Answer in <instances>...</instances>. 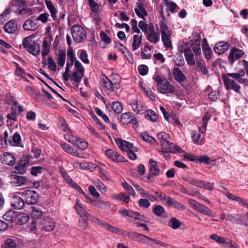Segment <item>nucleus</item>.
<instances>
[{"instance_id":"1","label":"nucleus","mask_w":248,"mask_h":248,"mask_svg":"<svg viewBox=\"0 0 248 248\" xmlns=\"http://www.w3.org/2000/svg\"><path fill=\"white\" fill-rule=\"evenodd\" d=\"M75 208L76 210L77 213L81 218L89 219L91 218V220L95 223L104 228L108 231L113 233H120V232H122V231L119 230L118 228L109 224L103 220H100L98 218L92 216L91 215L87 213L85 210L83 205L80 203L79 200H77L76 203L75 205Z\"/></svg>"},{"instance_id":"2","label":"nucleus","mask_w":248,"mask_h":248,"mask_svg":"<svg viewBox=\"0 0 248 248\" xmlns=\"http://www.w3.org/2000/svg\"><path fill=\"white\" fill-rule=\"evenodd\" d=\"M157 137L162 146L163 152L172 153L184 152L179 146L169 141L170 139L169 134L164 132H161L157 134Z\"/></svg>"},{"instance_id":"3","label":"nucleus","mask_w":248,"mask_h":248,"mask_svg":"<svg viewBox=\"0 0 248 248\" xmlns=\"http://www.w3.org/2000/svg\"><path fill=\"white\" fill-rule=\"evenodd\" d=\"M159 30L161 32V39L166 48H172V45L170 40L172 32L171 29L164 21L159 22Z\"/></svg>"},{"instance_id":"4","label":"nucleus","mask_w":248,"mask_h":248,"mask_svg":"<svg viewBox=\"0 0 248 248\" xmlns=\"http://www.w3.org/2000/svg\"><path fill=\"white\" fill-rule=\"evenodd\" d=\"M159 92L162 93H172L175 91L174 87L166 78L159 76L155 77Z\"/></svg>"},{"instance_id":"5","label":"nucleus","mask_w":248,"mask_h":248,"mask_svg":"<svg viewBox=\"0 0 248 248\" xmlns=\"http://www.w3.org/2000/svg\"><path fill=\"white\" fill-rule=\"evenodd\" d=\"M179 51L184 53L186 61L188 65L193 66L196 64L194 55L192 50L185 44L183 43L178 47Z\"/></svg>"},{"instance_id":"6","label":"nucleus","mask_w":248,"mask_h":248,"mask_svg":"<svg viewBox=\"0 0 248 248\" xmlns=\"http://www.w3.org/2000/svg\"><path fill=\"white\" fill-rule=\"evenodd\" d=\"M72 35L75 41L80 43L86 37L85 30L80 26L75 25L72 27Z\"/></svg>"},{"instance_id":"7","label":"nucleus","mask_w":248,"mask_h":248,"mask_svg":"<svg viewBox=\"0 0 248 248\" xmlns=\"http://www.w3.org/2000/svg\"><path fill=\"white\" fill-rule=\"evenodd\" d=\"M22 196L27 204H35L39 198L38 193L35 191L31 190L24 191L22 193Z\"/></svg>"},{"instance_id":"8","label":"nucleus","mask_w":248,"mask_h":248,"mask_svg":"<svg viewBox=\"0 0 248 248\" xmlns=\"http://www.w3.org/2000/svg\"><path fill=\"white\" fill-rule=\"evenodd\" d=\"M9 179L11 184L15 186H21L29 183V181L26 177L18 175L16 173L10 175Z\"/></svg>"},{"instance_id":"9","label":"nucleus","mask_w":248,"mask_h":248,"mask_svg":"<svg viewBox=\"0 0 248 248\" xmlns=\"http://www.w3.org/2000/svg\"><path fill=\"white\" fill-rule=\"evenodd\" d=\"M147 39L151 43L156 44L160 40L159 33L155 31V28L152 24H149L148 31L145 33Z\"/></svg>"},{"instance_id":"10","label":"nucleus","mask_w":248,"mask_h":248,"mask_svg":"<svg viewBox=\"0 0 248 248\" xmlns=\"http://www.w3.org/2000/svg\"><path fill=\"white\" fill-rule=\"evenodd\" d=\"M188 204L191 207L193 208L198 212H200L204 215L213 216L211 214L212 211L207 207L204 206L201 203L195 201L194 200H189Z\"/></svg>"},{"instance_id":"11","label":"nucleus","mask_w":248,"mask_h":248,"mask_svg":"<svg viewBox=\"0 0 248 248\" xmlns=\"http://www.w3.org/2000/svg\"><path fill=\"white\" fill-rule=\"evenodd\" d=\"M224 85L227 90H232L236 93H240L241 86L239 85L233 80L227 77V76H222Z\"/></svg>"},{"instance_id":"12","label":"nucleus","mask_w":248,"mask_h":248,"mask_svg":"<svg viewBox=\"0 0 248 248\" xmlns=\"http://www.w3.org/2000/svg\"><path fill=\"white\" fill-rule=\"evenodd\" d=\"M39 26V25L36 21V17L32 16L25 21L23 28L26 31H34L38 28Z\"/></svg>"},{"instance_id":"13","label":"nucleus","mask_w":248,"mask_h":248,"mask_svg":"<svg viewBox=\"0 0 248 248\" xmlns=\"http://www.w3.org/2000/svg\"><path fill=\"white\" fill-rule=\"evenodd\" d=\"M150 167H149V174L147 176L148 180L154 176H157L160 173V170L157 166V162L152 159L149 160Z\"/></svg>"},{"instance_id":"14","label":"nucleus","mask_w":248,"mask_h":248,"mask_svg":"<svg viewBox=\"0 0 248 248\" xmlns=\"http://www.w3.org/2000/svg\"><path fill=\"white\" fill-rule=\"evenodd\" d=\"M68 141L81 150L86 149L88 146L87 142L76 137H72L68 140Z\"/></svg>"},{"instance_id":"15","label":"nucleus","mask_w":248,"mask_h":248,"mask_svg":"<svg viewBox=\"0 0 248 248\" xmlns=\"http://www.w3.org/2000/svg\"><path fill=\"white\" fill-rule=\"evenodd\" d=\"M130 105L133 110L137 113H143L144 110V106L142 103L136 99H131L130 102Z\"/></svg>"},{"instance_id":"16","label":"nucleus","mask_w":248,"mask_h":248,"mask_svg":"<svg viewBox=\"0 0 248 248\" xmlns=\"http://www.w3.org/2000/svg\"><path fill=\"white\" fill-rule=\"evenodd\" d=\"M4 31L9 34H15L17 32V25L15 20L8 21L4 27Z\"/></svg>"},{"instance_id":"17","label":"nucleus","mask_w":248,"mask_h":248,"mask_svg":"<svg viewBox=\"0 0 248 248\" xmlns=\"http://www.w3.org/2000/svg\"><path fill=\"white\" fill-rule=\"evenodd\" d=\"M244 54V52L238 48L233 47L231 50L228 56L229 60L231 61V63L239 58L241 57Z\"/></svg>"},{"instance_id":"18","label":"nucleus","mask_w":248,"mask_h":248,"mask_svg":"<svg viewBox=\"0 0 248 248\" xmlns=\"http://www.w3.org/2000/svg\"><path fill=\"white\" fill-rule=\"evenodd\" d=\"M115 141L118 146L123 151H126L127 152V151L130 150L131 149L134 148L133 146V143L121 139H117Z\"/></svg>"},{"instance_id":"19","label":"nucleus","mask_w":248,"mask_h":248,"mask_svg":"<svg viewBox=\"0 0 248 248\" xmlns=\"http://www.w3.org/2000/svg\"><path fill=\"white\" fill-rule=\"evenodd\" d=\"M105 154L107 157L113 161L117 162H122L124 161V157L112 149L106 150Z\"/></svg>"},{"instance_id":"20","label":"nucleus","mask_w":248,"mask_h":248,"mask_svg":"<svg viewBox=\"0 0 248 248\" xmlns=\"http://www.w3.org/2000/svg\"><path fill=\"white\" fill-rule=\"evenodd\" d=\"M28 162L21 160L15 167V173L23 174L26 173L28 166Z\"/></svg>"},{"instance_id":"21","label":"nucleus","mask_w":248,"mask_h":248,"mask_svg":"<svg viewBox=\"0 0 248 248\" xmlns=\"http://www.w3.org/2000/svg\"><path fill=\"white\" fill-rule=\"evenodd\" d=\"M121 122L123 124H127L130 123L133 124H136L137 121L135 117L131 115L130 112L123 113L121 117Z\"/></svg>"},{"instance_id":"22","label":"nucleus","mask_w":248,"mask_h":248,"mask_svg":"<svg viewBox=\"0 0 248 248\" xmlns=\"http://www.w3.org/2000/svg\"><path fill=\"white\" fill-rule=\"evenodd\" d=\"M214 49L216 53L222 54L228 49V44L225 42H220L216 44Z\"/></svg>"},{"instance_id":"23","label":"nucleus","mask_w":248,"mask_h":248,"mask_svg":"<svg viewBox=\"0 0 248 248\" xmlns=\"http://www.w3.org/2000/svg\"><path fill=\"white\" fill-rule=\"evenodd\" d=\"M25 203L26 202L24 199H23L19 196H15L13 198L12 205L15 209L18 210L22 209L25 205Z\"/></svg>"},{"instance_id":"24","label":"nucleus","mask_w":248,"mask_h":248,"mask_svg":"<svg viewBox=\"0 0 248 248\" xmlns=\"http://www.w3.org/2000/svg\"><path fill=\"white\" fill-rule=\"evenodd\" d=\"M172 74L175 80L179 83L184 82L186 79L185 75L179 68L174 67L172 70Z\"/></svg>"},{"instance_id":"25","label":"nucleus","mask_w":248,"mask_h":248,"mask_svg":"<svg viewBox=\"0 0 248 248\" xmlns=\"http://www.w3.org/2000/svg\"><path fill=\"white\" fill-rule=\"evenodd\" d=\"M16 162V158L13 154L5 152L3 154L2 163L5 165L12 166Z\"/></svg>"},{"instance_id":"26","label":"nucleus","mask_w":248,"mask_h":248,"mask_svg":"<svg viewBox=\"0 0 248 248\" xmlns=\"http://www.w3.org/2000/svg\"><path fill=\"white\" fill-rule=\"evenodd\" d=\"M45 3L46 6L47 8L49 10L51 16L54 20H56L57 19V14L58 13V10L55 6L53 4L51 1L49 0H45Z\"/></svg>"},{"instance_id":"27","label":"nucleus","mask_w":248,"mask_h":248,"mask_svg":"<svg viewBox=\"0 0 248 248\" xmlns=\"http://www.w3.org/2000/svg\"><path fill=\"white\" fill-rule=\"evenodd\" d=\"M165 202L167 205L172 206L179 210H184L185 209V206L183 204L170 197L167 198Z\"/></svg>"},{"instance_id":"28","label":"nucleus","mask_w":248,"mask_h":248,"mask_svg":"<svg viewBox=\"0 0 248 248\" xmlns=\"http://www.w3.org/2000/svg\"><path fill=\"white\" fill-rule=\"evenodd\" d=\"M16 214V212L9 210L3 215L2 218L5 221L6 223H8V226L11 223L15 222Z\"/></svg>"},{"instance_id":"29","label":"nucleus","mask_w":248,"mask_h":248,"mask_svg":"<svg viewBox=\"0 0 248 248\" xmlns=\"http://www.w3.org/2000/svg\"><path fill=\"white\" fill-rule=\"evenodd\" d=\"M119 230L122 231V232H120V233H116L117 234H120L122 235L125 234L127 237L138 242H139L140 238L142 237V234L141 233L135 232H126L124 231L123 230Z\"/></svg>"},{"instance_id":"30","label":"nucleus","mask_w":248,"mask_h":248,"mask_svg":"<svg viewBox=\"0 0 248 248\" xmlns=\"http://www.w3.org/2000/svg\"><path fill=\"white\" fill-rule=\"evenodd\" d=\"M29 219V217L27 214L16 212L15 223L19 224H24L28 221Z\"/></svg>"},{"instance_id":"31","label":"nucleus","mask_w":248,"mask_h":248,"mask_svg":"<svg viewBox=\"0 0 248 248\" xmlns=\"http://www.w3.org/2000/svg\"><path fill=\"white\" fill-rule=\"evenodd\" d=\"M27 50L29 53L34 56L39 55L40 52V46L35 41H34Z\"/></svg>"},{"instance_id":"32","label":"nucleus","mask_w":248,"mask_h":248,"mask_svg":"<svg viewBox=\"0 0 248 248\" xmlns=\"http://www.w3.org/2000/svg\"><path fill=\"white\" fill-rule=\"evenodd\" d=\"M164 2L169 10L172 13H175L180 9V8L174 2L169 0H164Z\"/></svg>"},{"instance_id":"33","label":"nucleus","mask_w":248,"mask_h":248,"mask_svg":"<svg viewBox=\"0 0 248 248\" xmlns=\"http://www.w3.org/2000/svg\"><path fill=\"white\" fill-rule=\"evenodd\" d=\"M197 65L198 67V70L204 75H206L208 74V70H207L205 62L203 60H200L197 61Z\"/></svg>"},{"instance_id":"34","label":"nucleus","mask_w":248,"mask_h":248,"mask_svg":"<svg viewBox=\"0 0 248 248\" xmlns=\"http://www.w3.org/2000/svg\"><path fill=\"white\" fill-rule=\"evenodd\" d=\"M135 11L137 15L141 18H144L145 16H147V13L143 7V5L142 3L138 4V8L135 9Z\"/></svg>"},{"instance_id":"35","label":"nucleus","mask_w":248,"mask_h":248,"mask_svg":"<svg viewBox=\"0 0 248 248\" xmlns=\"http://www.w3.org/2000/svg\"><path fill=\"white\" fill-rule=\"evenodd\" d=\"M142 41L141 35L139 36L138 34H135L133 36V41L132 45L133 50L135 51L138 49L140 46Z\"/></svg>"},{"instance_id":"36","label":"nucleus","mask_w":248,"mask_h":248,"mask_svg":"<svg viewBox=\"0 0 248 248\" xmlns=\"http://www.w3.org/2000/svg\"><path fill=\"white\" fill-rule=\"evenodd\" d=\"M226 196L227 197L232 200L237 201L239 202V203L242 204V205H247V201L244 200L242 198H241L239 197H238L237 196H235L234 195H232V194L230 193H227L226 194Z\"/></svg>"},{"instance_id":"37","label":"nucleus","mask_w":248,"mask_h":248,"mask_svg":"<svg viewBox=\"0 0 248 248\" xmlns=\"http://www.w3.org/2000/svg\"><path fill=\"white\" fill-rule=\"evenodd\" d=\"M26 92L29 95L33 97H38L40 95V93L34 87L27 86L26 87Z\"/></svg>"},{"instance_id":"38","label":"nucleus","mask_w":248,"mask_h":248,"mask_svg":"<svg viewBox=\"0 0 248 248\" xmlns=\"http://www.w3.org/2000/svg\"><path fill=\"white\" fill-rule=\"evenodd\" d=\"M210 118H211V115H210V114L209 113L206 112L204 114V115L202 117V123H203L202 129L203 130V131L202 130L201 128H200L199 129V131L203 133L206 130L208 122L210 119Z\"/></svg>"},{"instance_id":"39","label":"nucleus","mask_w":248,"mask_h":248,"mask_svg":"<svg viewBox=\"0 0 248 248\" xmlns=\"http://www.w3.org/2000/svg\"><path fill=\"white\" fill-rule=\"evenodd\" d=\"M1 248H17V244L14 240L8 239L5 240Z\"/></svg>"},{"instance_id":"40","label":"nucleus","mask_w":248,"mask_h":248,"mask_svg":"<svg viewBox=\"0 0 248 248\" xmlns=\"http://www.w3.org/2000/svg\"><path fill=\"white\" fill-rule=\"evenodd\" d=\"M84 75V74L74 71L71 77V80L77 83H80Z\"/></svg>"},{"instance_id":"41","label":"nucleus","mask_w":248,"mask_h":248,"mask_svg":"<svg viewBox=\"0 0 248 248\" xmlns=\"http://www.w3.org/2000/svg\"><path fill=\"white\" fill-rule=\"evenodd\" d=\"M205 57L209 60L211 58L212 50L207 43H203L202 46Z\"/></svg>"},{"instance_id":"42","label":"nucleus","mask_w":248,"mask_h":248,"mask_svg":"<svg viewBox=\"0 0 248 248\" xmlns=\"http://www.w3.org/2000/svg\"><path fill=\"white\" fill-rule=\"evenodd\" d=\"M32 211L31 216L34 219H38L42 216V211L37 207H31Z\"/></svg>"},{"instance_id":"43","label":"nucleus","mask_w":248,"mask_h":248,"mask_svg":"<svg viewBox=\"0 0 248 248\" xmlns=\"http://www.w3.org/2000/svg\"><path fill=\"white\" fill-rule=\"evenodd\" d=\"M43 50L42 55L43 57H45L48 54L50 51V45L48 42L45 40L43 41L42 44Z\"/></svg>"},{"instance_id":"44","label":"nucleus","mask_w":248,"mask_h":248,"mask_svg":"<svg viewBox=\"0 0 248 248\" xmlns=\"http://www.w3.org/2000/svg\"><path fill=\"white\" fill-rule=\"evenodd\" d=\"M65 53L63 50H60L58 56V64L62 66H63L65 63Z\"/></svg>"},{"instance_id":"45","label":"nucleus","mask_w":248,"mask_h":248,"mask_svg":"<svg viewBox=\"0 0 248 248\" xmlns=\"http://www.w3.org/2000/svg\"><path fill=\"white\" fill-rule=\"evenodd\" d=\"M146 118L152 122H156L157 120L156 114L152 110H148L146 111Z\"/></svg>"},{"instance_id":"46","label":"nucleus","mask_w":248,"mask_h":248,"mask_svg":"<svg viewBox=\"0 0 248 248\" xmlns=\"http://www.w3.org/2000/svg\"><path fill=\"white\" fill-rule=\"evenodd\" d=\"M12 144L13 145H19L21 140V136L19 134L15 133L11 137Z\"/></svg>"},{"instance_id":"47","label":"nucleus","mask_w":248,"mask_h":248,"mask_svg":"<svg viewBox=\"0 0 248 248\" xmlns=\"http://www.w3.org/2000/svg\"><path fill=\"white\" fill-rule=\"evenodd\" d=\"M33 37L31 35L25 37L22 41V45L23 47L27 49L28 47L33 43L34 41L32 40Z\"/></svg>"},{"instance_id":"48","label":"nucleus","mask_w":248,"mask_h":248,"mask_svg":"<svg viewBox=\"0 0 248 248\" xmlns=\"http://www.w3.org/2000/svg\"><path fill=\"white\" fill-rule=\"evenodd\" d=\"M141 137L143 140L151 143L152 144L156 143V141L155 138L149 136L147 132H143L141 134Z\"/></svg>"},{"instance_id":"49","label":"nucleus","mask_w":248,"mask_h":248,"mask_svg":"<svg viewBox=\"0 0 248 248\" xmlns=\"http://www.w3.org/2000/svg\"><path fill=\"white\" fill-rule=\"evenodd\" d=\"M169 226L173 229H177L181 225V222L176 218H171L169 222Z\"/></svg>"},{"instance_id":"50","label":"nucleus","mask_w":248,"mask_h":248,"mask_svg":"<svg viewBox=\"0 0 248 248\" xmlns=\"http://www.w3.org/2000/svg\"><path fill=\"white\" fill-rule=\"evenodd\" d=\"M198 187L205 188L210 190H213L214 188L213 184L202 180H199Z\"/></svg>"},{"instance_id":"51","label":"nucleus","mask_w":248,"mask_h":248,"mask_svg":"<svg viewBox=\"0 0 248 248\" xmlns=\"http://www.w3.org/2000/svg\"><path fill=\"white\" fill-rule=\"evenodd\" d=\"M44 170V168L41 166H34L31 167V173L32 175L37 176L41 174Z\"/></svg>"},{"instance_id":"52","label":"nucleus","mask_w":248,"mask_h":248,"mask_svg":"<svg viewBox=\"0 0 248 248\" xmlns=\"http://www.w3.org/2000/svg\"><path fill=\"white\" fill-rule=\"evenodd\" d=\"M6 117L7 118V123H9L11 122V121H13L14 122H16L17 120V117L16 115V110L14 109H12V111L10 113H8L6 115Z\"/></svg>"},{"instance_id":"53","label":"nucleus","mask_w":248,"mask_h":248,"mask_svg":"<svg viewBox=\"0 0 248 248\" xmlns=\"http://www.w3.org/2000/svg\"><path fill=\"white\" fill-rule=\"evenodd\" d=\"M103 84L108 91L113 92L114 90V85L108 78H107L106 80H104Z\"/></svg>"},{"instance_id":"54","label":"nucleus","mask_w":248,"mask_h":248,"mask_svg":"<svg viewBox=\"0 0 248 248\" xmlns=\"http://www.w3.org/2000/svg\"><path fill=\"white\" fill-rule=\"evenodd\" d=\"M112 108L117 113H120L123 110V107L119 102H114L112 104Z\"/></svg>"},{"instance_id":"55","label":"nucleus","mask_w":248,"mask_h":248,"mask_svg":"<svg viewBox=\"0 0 248 248\" xmlns=\"http://www.w3.org/2000/svg\"><path fill=\"white\" fill-rule=\"evenodd\" d=\"M49 15L47 13H45L41 14L37 17H36L37 22L40 21L42 23H46L48 20Z\"/></svg>"},{"instance_id":"56","label":"nucleus","mask_w":248,"mask_h":248,"mask_svg":"<svg viewBox=\"0 0 248 248\" xmlns=\"http://www.w3.org/2000/svg\"><path fill=\"white\" fill-rule=\"evenodd\" d=\"M75 72H79L84 74V68L81 62L78 60H76L75 62Z\"/></svg>"},{"instance_id":"57","label":"nucleus","mask_w":248,"mask_h":248,"mask_svg":"<svg viewBox=\"0 0 248 248\" xmlns=\"http://www.w3.org/2000/svg\"><path fill=\"white\" fill-rule=\"evenodd\" d=\"M210 238L212 240L216 241L218 243L222 244L224 245H225L227 242V241H225L223 237L218 236L217 235L215 234H212L210 236Z\"/></svg>"},{"instance_id":"58","label":"nucleus","mask_w":248,"mask_h":248,"mask_svg":"<svg viewBox=\"0 0 248 248\" xmlns=\"http://www.w3.org/2000/svg\"><path fill=\"white\" fill-rule=\"evenodd\" d=\"M153 212L157 216H161L165 212L164 208L161 205H158L154 207Z\"/></svg>"},{"instance_id":"59","label":"nucleus","mask_w":248,"mask_h":248,"mask_svg":"<svg viewBox=\"0 0 248 248\" xmlns=\"http://www.w3.org/2000/svg\"><path fill=\"white\" fill-rule=\"evenodd\" d=\"M88 2L92 12L95 13L98 11V5L94 0H88Z\"/></svg>"},{"instance_id":"60","label":"nucleus","mask_w":248,"mask_h":248,"mask_svg":"<svg viewBox=\"0 0 248 248\" xmlns=\"http://www.w3.org/2000/svg\"><path fill=\"white\" fill-rule=\"evenodd\" d=\"M174 62L177 66H182L184 65L185 62L183 56L181 54L177 55Z\"/></svg>"},{"instance_id":"61","label":"nucleus","mask_w":248,"mask_h":248,"mask_svg":"<svg viewBox=\"0 0 248 248\" xmlns=\"http://www.w3.org/2000/svg\"><path fill=\"white\" fill-rule=\"evenodd\" d=\"M100 38L101 40L104 42L106 44H109L111 43V40L107 34L104 32L103 31H101L100 33Z\"/></svg>"},{"instance_id":"62","label":"nucleus","mask_w":248,"mask_h":248,"mask_svg":"<svg viewBox=\"0 0 248 248\" xmlns=\"http://www.w3.org/2000/svg\"><path fill=\"white\" fill-rule=\"evenodd\" d=\"M135 211L132 210H128L127 209H124L120 210L119 212L124 217H129L132 218L134 213Z\"/></svg>"},{"instance_id":"63","label":"nucleus","mask_w":248,"mask_h":248,"mask_svg":"<svg viewBox=\"0 0 248 248\" xmlns=\"http://www.w3.org/2000/svg\"><path fill=\"white\" fill-rule=\"evenodd\" d=\"M79 58L83 63L85 64L89 63L90 61L88 58V55L85 50H82L81 51Z\"/></svg>"},{"instance_id":"64","label":"nucleus","mask_w":248,"mask_h":248,"mask_svg":"<svg viewBox=\"0 0 248 248\" xmlns=\"http://www.w3.org/2000/svg\"><path fill=\"white\" fill-rule=\"evenodd\" d=\"M123 187L127 191L129 194L134 197L136 195V193L133 188V187L128 184L127 183H124L123 184Z\"/></svg>"}]
</instances>
